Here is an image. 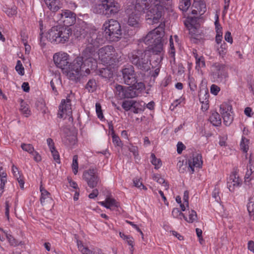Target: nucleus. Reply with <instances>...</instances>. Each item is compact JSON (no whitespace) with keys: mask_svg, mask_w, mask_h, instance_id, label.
<instances>
[{"mask_svg":"<svg viewBox=\"0 0 254 254\" xmlns=\"http://www.w3.org/2000/svg\"><path fill=\"white\" fill-rule=\"evenodd\" d=\"M164 26V24L161 23L158 27L149 32L145 37L142 38L143 42L151 46L148 50L156 55L161 53L163 51Z\"/></svg>","mask_w":254,"mask_h":254,"instance_id":"1","label":"nucleus"},{"mask_svg":"<svg viewBox=\"0 0 254 254\" xmlns=\"http://www.w3.org/2000/svg\"><path fill=\"white\" fill-rule=\"evenodd\" d=\"M149 50H136L128 55L129 62L136 68L143 71H147L150 69Z\"/></svg>","mask_w":254,"mask_h":254,"instance_id":"2","label":"nucleus"},{"mask_svg":"<svg viewBox=\"0 0 254 254\" xmlns=\"http://www.w3.org/2000/svg\"><path fill=\"white\" fill-rule=\"evenodd\" d=\"M90 66L91 65L84 60L83 58L77 57L69 64L67 75L70 79L76 81L80 76L84 75L85 72L89 74Z\"/></svg>","mask_w":254,"mask_h":254,"instance_id":"3","label":"nucleus"},{"mask_svg":"<svg viewBox=\"0 0 254 254\" xmlns=\"http://www.w3.org/2000/svg\"><path fill=\"white\" fill-rule=\"evenodd\" d=\"M72 34V30L63 26L53 27L46 35L47 39L51 43H64L68 41Z\"/></svg>","mask_w":254,"mask_h":254,"instance_id":"4","label":"nucleus"},{"mask_svg":"<svg viewBox=\"0 0 254 254\" xmlns=\"http://www.w3.org/2000/svg\"><path fill=\"white\" fill-rule=\"evenodd\" d=\"M120 9V5L115 0H103L95 6L94 12L110 17L117 13Z\"/></svg>","mask_w":254,"mask_h":254,"instance_id":"5","label":"nucleus"},{"mask_svg":"<svg viewBox=\"0 0 254 254\" xmlns=\"http://www.w3.org/2000/svg\"><path fill=\"white\" fill-rule=\"evenodd\" d=\"M106 34L110 41H117L121 38L122 30L120 23L116 20L110 19L103 25Z\"/></svg>","mask_w":254,"mask_h":254,"instance_id":"6","label":"nucleus"},{"mask_svg":"<svg viewBox=\"0 0 254 254\" xmlns=\"http://www.w3.org/2000/svg\"><path fill=\"white\" fill-rule=\"evenodd\" d=\"M166 5H167L162 4L159 0L152 2L150 5V8L147 11V18L152 20L153 22L156 23L162 17L164 7Z\"/></svg>","mask_w":254,"mask_h":254,"instance_id":"7","label":"nucleus"},{"mask_svg":"<svg viewBox=\"0 0 254 254\" xmlns=\"http://www.w3.org/2000/svg\"><path fill=\"white\" fill-rule=\"evenodd\" d=\"M105 41L106 39L104 38L102 32L90 33L86 39V43L96 49L104 44Z\"/></svg>","mask_w":254,"mask_h":254,"instance_id":"8","label":"nucleus"},{"mask_svg":"<svg viewBox=\"0 0 254 254\" xmlns=\"http://www.w3.org/2000/svg\"><path fill=\"white\" fill-rule=\"evenodd\" d=\"M83 178L87 182L88 186L92 189L96 187L100 183V179L94 169L84 171Z\"/></svg>","mask_w":254,"mask_h":254,"instance_id":"9","label":"nucleus"},{"mask_svg":"<svg viewBox=\"0 0 254 254\" xmlns=\"http://www.w3.org/2000/svg\"><path fill=\"white\" fill-rule=\"evenodd\" d=\"M96 49L87 43L86 48L82 52L83 59L91 64L90 68L94 69L96 66V62L93 58L96 53Z\"/></svg>","mask_w":254,"mask_h":254,"instance_id":"10","label":"nucleus"},{"mask_svg":"<svg viewBox=\"0 0 254 254\" xmlns=\"http://www.w3.org/2000/svg\"><path fill=\"white\" fill-rule=\"evenodd\" d=\"M123 78L124 83L130 85L134 84L136 82V76L135 73L134 67L129 65L122 69Z\"/></svg>","mask_w":254,"mask_h":254,"instance_id":"11","label":"nucleus"},{"mask_svg":"<svg viewBox=\"0 0 254 254\" xmlns=\"http://www.w3.org/2000/svg\"><path fill=\"white\" fill-rule=\"evenodd\" d=\"M53 60L57 67L61 68L67 73L69 66L67 61V55L66 54H55L53 56Z\"/></svg>","mask_w":254,"mask_h":254,"instance_id":"12","label":"nucleus"},{"mask_svg":"<svg viewBox=\"0 0 254 254\" xmlns=\"http://www.w3.org/2000/svg\"><path fill=\"white\" fill-rule=\"evenodd\" d=\"M154 2L153 0H136L132 12L139 16L147 13V11L150 8V4Z\"/></svg>","mask_w":254,"mask_h":254,"instance_id":"13","label":"nucleus"},{"mask_svg":"<svg viewBox=\"0 0 254 254\" xmlns=\"http://www.w3.org/2000/svg\"><path fill=\"white\" fill-rule=\"evenodd\" d=\"M72 111L71 107V101L69 99L62 100L59 106V110L58 113V117L60 118H65L67 116L71 115Z\"/></svg>","mask_w":254,"mask_h":254,"instance_id":"14","label":"nucleus"},{"mask_svg":"<svg viewBox=\"0 0 254 254\" xmlns=\"http://www.w3.org/2000/svg\"><path fill=\"white\" fill-rule=\"evenodd\" d=\"M220 108L224 124L226 126H230L233 120V117L230 114L232 109V106L227 103H223L220 105Z\"/></svg>","mask_w":254,"mask_h":254,"instance_id":"15","label":"nucleus"},{"mask_svg":"<svg viewBox=\"0 0 254 254\" xmlns=\"http://www.w3.org/2000/svg\"><path fill=\"white\" fill-rule=\"evenodd\" d=\"M215 68L213 75L218 82H222L224 79L228 77V73L225 65L216 63L213 65Z\"/></svg>","mask_w":254,"mask_h":254,"instance_id":"16","label":"nucleus"},{"mask_svg":"<svg viewBox=\"0 0 254 254\" xmlns=\"http://www.w3.org/2000/svg\"><path fill=\"white\" fill-rule=\"evenodd\" d=\"M61 20H62L64 25L66 26L72 25L74 24L76 21V14L69 10L63 11L60 14Z\"/></svg>","mask_w":254,"mask_h":254,"instance_id":"17","label":"nucleus"},{"mask_svg":"<svg viewBox=\"0 0 254 254\" xmlns=\"http://www.w3.org/2000/svg\"><path fill=\"white\" fill-rule=\"evenodd\" d=\"M41 196L40 198L41 203L46 207L50 208L54 205V200L51 196V194L45 190L42 185L40 186Z\"/></svg>","mask_w":254,"mask_h":254,"instance_id":"18","label":"nucleus"},{"mask_svg":"<svg viewBox=\"0 0 254 254\" xmlns=\"http://www.w3.org/2000/svg\"><path fill=\"white\" fill-rule=\"evenodd\" d=\"M114 47L112 46H106L100 48L98 51L99 58L104 62L108 63L112 57Z\"/></svg>","mask_w":254,"mask_h":254,"instance_id":"19","label":"nucleus"},{"mask_svg":"<svg viewBox=\"0 0 254 254\" xmlns=\"http://www.w3.org/2000/svg\"><path fill=\"white\" fill-rule=\"evenodd\" d=\"M242 181L239 178L236 173H233L230 175L227 182V187L230 191H234L236 188L241 186Z\"/></svg>","mask_w":254,"mask_h":254,"instance_id":"20","label":"nucleus"},{"mask_svg":"<svg viewBox=\"0 0 254 254\" xmlns=\"http://www.w3.org/2000/svg\"><path fill=\"white\" fill-rule=\"evenodd\" d=\"M189 167L191 169V173L194 172V167L199 168L202 165V156L200 154H193L192 158L189 159Z\"/></svg>","mask_w":254,"mask_h":254,"instance_id":"21","label":"nucleus"},{"mask_svg":"<svg viewBox=\"0 0 254 254\" xmlns=\"http://www.w3.org/2000/svg\"><path fill=\"white\" fill-rule=\"evenodd\" d=\"M64 132L66 135L63 140L64 144L70 147L74 145L77 142L76 136L67 129H65Z\"/></svg>","mask_w":254,"mask_h":254,"instance_id":"22","label":"nucleus"},{"mask_svg":"<svg viewBox=\"0 0 254 254\" xmlns=\"http://www.w3.org/2000/svg\"><path fill=\"white\" fill-rule=\"evenodd\" d=\"M139 17L140 16L132 12L129 15L127 23L132 27L138 28L139 27Z\"/></svg>","mask_w":254,"mask_h":254,"instance_id":"23","label":"nucleus"},{"mask_svg":"<svg viewBox=\"0 0 254 254\" xmlns=\"http://www.w3.org/2000/svg\"><path fill=\"white\" fill-rule=\"evenodd\" d=\"M192 8H195L198 11V15L200 16L202 15L206 10L205 3L201 0H194L192 4Z\"/></svg>","mask_w":254,"mask_h":254,"instance_id":"24","label":"nucleus"},{"mask_svg":"<svg viewBox=\"0 0 254 254\" xmlns=\"http://www.w3.org/2000/svg\"><path fill=\"white\" fill-rule=\"evenodd\" d=\"M45 2L48 8L53 12L58 11L61 7L60 2L58 0H46Z\"/></svg>","mask_w":254,"mask_h":254,"instance_id":"25","label":"nucleus"},{"mask_svg":"<svg viewBox=\"0 0 254 254\" xmlns=\"http://www.w3.org/2000/svg\"><path fill=\"white\" fill-rule=\"evenodd\" d=\"M210 123L216 127L219 126L221 124V119L220 115L216 112H212L209 117Z\"/></svg>","mask_w":254,"mask_h":254,"instance_id":"26","label":"nucleus"},{"mask_svg":"<svg viewBox=\"0 0 254 254\" xmlns=\"http://www.w3.org/2000/svg\"><path fill=\"white\" fill-rule=\"evenodd\" d=\"M138 92L135 91L132 86L126 88L124 98H133L138 96Z\"/></svg>","mask_w":254,"mask_h":254,"instance_id":"27","label":"nucleus"},{"mask_svg":"<svg viewBox=\"0 0 254 254\" xmlns=\"http://www.w3.org/2000/svg\"><path fill=\"white\" fill-rule=\"evenodd\" d=\"M51 86L53 90L57 93L56 86H60L62 84L60 76L59 75H55L54 78H53L50 82Z\"/></svg>","mask_w":254,"mask_h":254,"instance_id":"28","label":"nucleus"},{"mask_svg":"<svg viewBox=\"0 0 254 254\" xmlns=\"http://www.w3.org/2000/svg\"><path fill=\"white\" fill-rule=\"evenodd\" d=\"M98 74L101 77L105 78H110L113 76V73L110 69L105 67L102 68L99 70Z\"/></svg>","mask_w":254,"mask_h":254,"instance_id":"29","label":"nucleus"},{"mask_svg":"<svg viewBox=\"0 0 254 254\" xmlns=\"http://www.w3.org/2000/svg\"><path fill=\"white\" fill-rule=\"evenodd\" d=\"M188 19L190 22V25L192 27L194 28L195 29L199 28L200 26V24L198 22V21L200 19L199 18L195 16L188 17Z\"/></svg>","mask_w":254,"mask_h":254,"instance_id":"30","label":"nucleus"},{"mask_svg":"<svg viewBox=\"0 0 254 254\" xmlns=\"http://www.w3.org/2000/svg\"><path fill=\"white\" fill-rule=\"evenodd\" d=\"M97 87V84L96 81L94 79H90L87 83L85 88L89 92H93L95 91Z\"/></svg>","mask_w":254,"mask_h":254,"instance_id":"31","label":"nucleus"},{"mask_svg":"<svg viewBox=\"0 0 254 254\" xmlns=\"http://www.w3.org/2000/svg\"><path fill=\"white\" fill-rule=\"evenodd\" d=\"M151 162L153 165H154L155 169H159L162 165L161 159L157 158L154 153H152L151 154Z\"/></svg>","mask_w":254,"mask_h":254,"instance_id":"32","label":"nucleus"},{"mask_svg":"<svg viewBox=\"0 0 254 254\" xmlns=\"http://www.w3.org/2000/svg\"><path fill=\"white\" fill-rule=\"evenodd\" d=\"M249 140L245 137H242L240 143L241 149L245 153H247L249 150Z\"/></svg>","mask_w":254,"mask_h":254,"instance_id":"33","label":"nucleus"},{"mask_svg":"<svg viewBox=\"0 0 254 254\" xmlns=\"http://www.w3.org/2000/svg\"><path fill=\"white\" fill-rule=\"evenodd\" d=\"M154 180L156 181L157 183L162 184L165 187L166 190H168L169 186L167 183L165 181L164 178L161 177L159 175H154L153 177Z\"/></svg>","mask_w":254,"mask_h":254,"instance_id":"34","label":"nucleus"},{"mask_svg":"<svg viewBox=\"0 0 254 254\" xmlns=\"http://www.w3.org/2000/svg\"><path fill=\"white\" fill-rule=\"evenodd\" d=\"M20 110L25 117H27L30 115V111L29 110L28 106L23 100L21 102Z\"/></svg>","mask_w":254,"mask_h":254,"instance_id":"35","label":"nucleus"},{"mask_svg":"<svg viewBox=\"0 0 254 254\" xmlns=\"http://www.w3.org/2000/svg\"><path fill=\"white\" fill-rule=\"evenodd\" d=\"M247 209L250 215H254V197H251L247 205Z\"/></svg>","mask_w":254,"mask_h":254,"instance_id":"36","label":"nucleus"},{"mask_svg":"<svg viewBox=\"0 0 254 254\" xmlns=\"http://www.w3.org/2000/svg\"><path fill=\"white\" fill-rule=\"evenodd\" d=\"M190 5V0H181L179 8L183 11H187Z\"/></svg>","mask_w":254,"mask_h":254,"instance_id":"37","label":"nucleus"},{"mask_svg":"<svg viewBox=\"0 0 254 254\" xmlns=\"http://www.w3.org/2000/svg\"><path fill=\"white\" fill-rule=\"evenodd\" d=\"M116 90V94L118 95L121 99L124 98L125 89L123 86L120 85H116L115 86Z\"/></svg>","mask_w":254,"mask_h":254,"instance_id":"38","label":"nucleus"},{"mask_svg":"<svg viewBox=\"0 0 254 254\" xmlns=\"http://www.w3.org/2000/svg\"><path fill=\"white\" fill-rule=\"evenodd\" d=\"M78 156L75 155L73 157L72 168L73 173L76 175L78 172Z\"/></svg>","mask_w":254,"mask_h":254,"instance_id":"39","label":"nucleus"},{"mask_svg":"<svg viewBox=\"0 0 254 254\" xmlns=\"http://www.w3.org/2000/svg\"><path fill=\"white\" fill-rule=\"evenodd\" d=\"M15 70L21 75L24 74V68L20 61L18 60L17 62L16 65L15 66Z\"/></svg>","mask_w":254,"mask_h":254,"instance_id":"40","label":"nucleus"},{"mask_svg":"<svg viewBox=\"0 0 254 254\" xmlns=\"http://www.w3.org/2000/svg\"><path fill=\"white\" fill-rule=\"evenodd\" d=\"M200 101L203 103L204 102H207L208 100H206L209 97V94L206 91H200L198 94Z\"/></svg>","mask_w":254,"mask_h":254,"instance_id":"41","label":"nucleus"},{"mask_svg":"<svg viewBox=\"0 0 254 254\" xmlns=\"http://www.w3.org/2000/svg\"><path fill=\"white\" fill-rule=\"evenodd\" d=\"M4 12L9 16H12L17 13V8L15 6H13L11 8L7 7L5 8Z\"/></svg>","mask_w":254,"mask_h":254,"instance_id":"42","label":"nucleus"},{"mask_svg":"<svg viewBox=\"0 0 254 254\" xmlns=\"http://www.w3.org/2000/svg\"><path fill=\"white\" fill-rule=\"evenodd\" d=\"M197 218L196 212L193 210H191L189 211V220L187 219L186 221L189 223H193L194 221L196 220Z\"/></svg>","mask_w":254,"mask_h":254,"instance_id":"43","label":"nucleus"},{"mask_svg":"<svg viewBox=\"0 0 254 254\" xmlns=\"http://www.w3.org/2000/svg\"><path fill=\"white\" fill-rule=\"evenodd\" d=\"M21 147L23 150L27 151L30 154L34 152V147L30 144L22 143L21 145Z\"/></svg>","mask_w":254,"mask_h":254,"instance_id":"44","label":"nucleus"},{"mask_svg":"<svg viewBox=\"0 0 254 254\" xmlns=\"http://www.w3.org/2000/svg\"><path fill=\"white\" fill-rule=\"evenodd\" d=\"M107 206H109V208L108 209H111V207L113 206H115L116 207H118L119 206L118 203L114 198H110L109 197H107Z\"/></svg>","mask_w":254,"mask_h":254,"instance_id":"45","label":"nucleus"},{"mask_svg":"<svg viewBox=\"0 0 254 254\" xmlns=\"http://www.w3.org/2000/svg\"><path fill=\"white\" fill-rule=\"evenodd\" d=\"M172 214L174 217L178 218L179 216H182L186 220H187V218L178 208H174L172 210Z\"/></svg>","mask_w":254,"mask_h":254,"instance_id":"46","label":"nucleus"},{"mask_svg":"<svg viewBox=\"0 0 254 254\" xmlns=\"http://www.w3.org/2000/svg\"><path fill=\"white\" fill-rule=\"evenodd\" d=\"M134 102L133 101H125L122 103V107L126 110L128 111L133 107Z\"/></svg>","mask_w":254,"mask_h":254,"instance_id":"47","label":"nucleus"},{"mask_svg":"<svg viewBox=\"0 0 254 254\" xmlns=\"http://www.w3.org/2000/svg\"><path fill=\"white\" fill-rule=\"evenodd\" d=\"M130 85L132 86L134 90L139 91L143 90L145 88V85L143 82H137V80L136 82L134 83V84H131Z\"/></svg>","mask_w":254,"mask_h":254,"instance_id":"48","label":"nucleus"},{"mask_svg":"<svg viewBox=\"0 0 254 254\" xmlns=\"http://www.w3.org/2000/svg\"><path fill=\"white\" fill-rule=\"evenodd\" d=\"M218 53L220 56L223 57L227 52V45L224 42L220 46V47L217 49Z\"/></svg>","mask_w":254,"mask_h":254,"instance_id":"49","label":"nucleus"},{"mask_svg":"<svg viewBox=\"0 0 254 254\" xmlns=\"http://www.w3.org/2000/svg\"><path fill=\"white\" fill-rule=\"evenodd\" d=\"M112 138L113 143L118 146H121L122 141L119 137L116 135L114 132L112 133Z\"/></svg>","mask_w":254,"mask_h":254,"instance_id":"50","label":"nucleus"},{"mask_svg":"<svg viewBox=\"0 0 254 254\" xmlns=\"http://www.w3.org/2000/svg\"><path fill=\"white\" fill-rule=\"evenodd\" d=\"M96 110L98 117L100 119H103L104 117L101 109V106L99 103L96 104Z\"/></svg>","mask_w":254,"mask_h":254,"instance_id":"51","label":"nucleus"},{"mask_svg":"<svg viewBox=\"0 0 254 254\" xmlns=\"http://www.w3.org/2000/svg\"><path fill=\"white\" fill-rule=\"evenodd\" d=\"M53 158L57 163H60V155L58 152L56 150V148L51 150Z\"/></svg>","mask_w":254,"mask_h":254,"instance_id":"52","label":"nucleus"},{"mask_svg":"<svg viewBox=\"0 0 254 254\" xmlns=\"http://www.w3.org/2000/svg\"><path fill=\"white\" fill-rule=\"evenodd\" d=\"M189 84L191 90L194 91L196 89V85L194 82V79L192 77H189Z\"/></svg>","mask_w":254,"mask_h":254,"instance_id":"53","label":"nucleus"},{"mask_svg":"<svg viewBox=\"0 0 254 254\" xmlns=\"http://www.w3.org/2000/svg\"><path fill=\"white\" fill-rule=\"evenodd\" d=\"M196 68H197V67L200 68L201 67L205 66V62L204 61L203 58L200 57V58L196 59Z\"/></svg>","mask_w":254,"mask_h":254,"instance_id":"54","label":"nucleus"},{"mask_svg":"<svg viewBox=\"0 0 254 254\" xmlns=\"http://www.w3.org/2000/svg\"><path fill=\"white\" fill-rule=\"evenodd\" d=\"M220 90V88L215 84H212L210 88L211 93L215 95L218 94Z\"/></svg>","mask_w":254,"mask_h":254,"instance_id":"55","label":"nucleus"},{"mask_svg":"<svg viewBox=\"0 0 254 254\" xmlns=\"http://www.w3.org/2000/svg\"><path fill=\"white\" fill-rule=\"evenodd\" d=\"M186 146L182 142H179L177 144V152L178 154H181L183 150L185 149Z\"/></svg>","mask_w":254,"mask_h":254,"instance_id":"56","label":"nucleus"},{"mask_svg":"<svg viewBox=\"0 0 254 254\" xmlns=\"http://www.w3.org/2000/svg\"><path fill=\"white\" fill-rule=\"evenodd\" d=\"M225 40L232 44L233 43V38L231 36V32L229 31H227L225 35Z\"/></svg>","mask_w":254,"mask_h":254,"instance_id":"57","label":"nucleus"},{"mask_svg":"<svg viewBox=\"0 0 254 254\" xmlns=\"http://www.w3.org/2000/svg\"><path fill=\"white\" fill-rule=\"evenodd\" d=\"M189 194L188 190H186L184 193L183 200L186 203L187 207H189Z\"/></svg>","mask_w":254,"mask_h":254,"instance_id":"58","label":"nucleus"},{"mask_svg":"<svg viewBox=\"0 0 254 254\" xmlns=\"http://www.w3.org/2000/svg\"><path fill=\"white\" fill-rule=\"evenodd\" d=\"M6 236L7 239L8 240L9 242L11 245L16 246L17 245L15 242V240L13 238V237L11 235L6 234Z\"/></svg>","mask_w":254,"mask_h":254,"instance_id":"59","label":"nucleus"},{"mask_svg":"<svg viewBox=\"0 0 254 254\" xmlns=\"http://www.w3.org/2000/svg\"><path fill=\"white\" fill-rule=\"evenodd\" d=\"M222 39V32L218 31L215 37V41L217 44L221 43Z\"/></svg>","mask_w":254,"mask_h":254,"instance_id":"60","label":"nucleus"},{"mask_svg":"<svg viewBox=\"0 0 254 254\" xmlns=\"http://www.w3.org/2000/svg\"><path fill=\"white\" fill-rule=\"evenodd\" d=\"M98 194H99L98 190L97 189H94L92 190V192L89 194L88 197L91 199L94 198L98 196Z\"/></svg>","mask_w":254,"mask_h":254,"instance_id":"61","label":"nucleus"},{"mask_svg":"<svg viewBox=\"0 0 254 254\" xmlns=\"http://www.w3.org/2000/svg\"><path fill=\"white\" fill-rule=\"evenodd\" d=\"M47 142L49 146L50 150L55 148L54 146V143L52 139L50 138H48L47 139Z\"/></svg>","mask_w":254,"mask_h":254,"instance_id":"62","label":"nucleus"},{"mask_svg":"<svg viewBox=\"0 0 254 254\" xmlns=\"http://www.w3.org/2000/svg\"><path fill=\"white\" fill-rule=\"evenodd\" d=\"M133 184L135 187L137 188H140L141 186H143L142 183L140 182V179L135 178L133 180Z\"/></svg>","mask_w":254,"mask_h":254,"instance_id":"63","label":"nucleus"},{"mask_svg":"<svg viewBox=\"0 0 254 254\" xmlns=\"http://www.w3.org/2000/svg\"><path fill=\"white\" fill-rule=\"evenodd\" d=\"M21 87L24 91L26 92L29 91L30 87L28 82H23Z\"/></svg>","mask_w":254,"mask_h":254,"instance_id":"64","label":"nucleus"}]
</instances>
